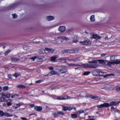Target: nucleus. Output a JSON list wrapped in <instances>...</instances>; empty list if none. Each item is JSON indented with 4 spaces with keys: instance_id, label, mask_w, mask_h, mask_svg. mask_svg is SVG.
<instances>
[{
    "instance_id": "nucleus-1",
    "label": "nucleus",
    "mask_w": 120,
    "mask_h": 120,
    "mask_svg": "<svg viewBox=\"0 0 120 120\" xmlns=\"http://www.w3.org/2000/svg\"><path fill=\"white\" fill-rule=\"evenodd\" d=\"M89 68H96L98 67L99 65L98 64H95L98 63V61L96 60H94L91 61H89Z\"/></svg>"
},
{
    "instance_id": "nucleus-2",
    "label": "nucleus",
    "mask_w": 120,
    "mask_h": 120,
    "mask_svg": "<svg viewBox=\"0 0 120 120\" xmlns=\"http://www.w3.org/2000/svg\"><path fill=\"white\" fill-rule=\"evenodd\" d=\"M79 43L81 45H90L91 44V42L89 39L83 41H80Z\"/></svg>"
},
{
    "instance_id": "nucleus-3",
    "label": "nucleus",
    "mask_w": 120,
    "mask_h": 120,
    "mask_svg": "<svg viewBox=\"0 0 120 120\" xmlns=\"http://www.w3.org/2000/svg\"><path fill=\"white\" fill-rule=\"evenodd\" d=\"M105 73L99 71L98 76H103L105 78L107 76L109 75H112L113 76H115L113 74L105 75Z\"/></svg>"
},
{
    "instance_id": "nucleus-4",
    "label": "nucleus",
    "mask_w": 120,
    "mask_h": 120,
    "mask_svg": "<svg viewBox=\"0 0 120 120\" xmlns=\"http://www.w3.org/2000/svg\"><path fill=\"white\" fill-rule=\"evenodd\" d=\"M120 103V101H112L110 103H107V104L108 105H108L107 107H109L110 106L112 105H118Z\"/></svg>"
},
{
    "instance_id": "nucleus-5",
    "label": "nucleus",
    "mask_w": 120,
    "mask_h": 120,
    "mask_svg": "<svg viewBox=\"0 0 120 120\" xmlns=\"http://www.w3.org/2000/svg\"><path fill=\"white\" fill-rule=\"evenodd\" d=\"M79 49H68L67 50H65L64 51V52L66 53L70 52H77L78 51Z\"/></svg>"
},
{
    "instance_id": "nucleus-6",
    "label": "nucleus",
    "mask_w": 120,
    "mask_h": 120,
    "mask_svg": "<svg viewBox=\"0 0 120 120\" xmlns=\"http://www.w3.org/2000/svg\"><path fill=\"white\" fill-rule=\"evenodd\" d=\"M101 88L108 91L110 90L109 86L105 84H103L101 85Z\"/></svg>"
},
{
    "instance_id": "nucleus-7",
    "label": "nucleus",
    "mask_w": 120,
    "mask_h": 120,
    "mask_svg": "<svg viewBox=\"0 0 120 120\" xmlns=\"http://www.w3.org/2000/svg\"><path fill=\"white\" fill-rule=\"evenodd\" d=\"M101 37L98 34H93L92 35V37H91V39L94 38L96 40H98L100 39Z\"/></svg>"
},
{
    "instance_id": "nucleus-8",
    "label": "nucleus",
    "mask_w": 120,
    "mask_h": 120,
    "mask_svg": "<svg viewBox=\"0 0 120 120\" xmlns=\"http://www.w3.org/2000/svg\"><path fill=\"white\" fill-rule=\"evenodd\" d=\"M108 104L106 103H105L103 104L97 105V107L99 108H102L103 107H107Z\"/></svg>"
},
{
    "instance_id": "nucleus-9",
    "label": "nucleus",
    "mask_w": 120,
    "mask_h": 120,
    "mask_svg": "<svg viewBox=\"0 0 120 120\" xmlns=\"http://www.w3.org/2000/svg\"><path fill=\"white\" fill-rule=\"evenodd\" d=\"M59 39H63L67 41L68 39V38H67L65 37L64 36H60L57 37L56 38V40L57 41H59Z\"/></svg>"
},
{
    "instance_id": "nucleus-10",
    "label": "nucleus",
    "mask_w": 120,
    "mask_h": 120,
    "mask_svg": "<svg viewBox=\"0 0 120 120\" xmlns=\"http://www.w3.org/2000/svg\"><path fill=\"white\" fill-rule=\"evenodd\" d=\"M62 110L65 111H67V110L71 111L72 109L71 107H65L64 106H62Z\"/></svg>"
},
{
    "instance_id": "nucleus-11",
    "label": "nucleus",
    "mask_w": 120,
    "mask_h": 120,
    "mask_svg": "<svg viewBox=\"0 0 120 120\" xmlns=\"http://www.w3.org/2000/svg\"><path fill=\"white\" fill-rule=\"evenodd\" d=\"M67 70L65 68H63L59 71V74L64 73L67 72Z\"/></svg>"
},
{
    "instance_id": "nucleus-12",
    "label": "nucleus",
    "mask_w": 120,
    "mask_h": 120,
    "mask_svg": "<svg viewBox=\"0 0 120 120\" xmlns=\"http://www.w3.org/2000/svg\"><path fill=\"white\" fill-rule=\"evenodd\" d=\"M65 98H64V97H59L57 98V99L59 100H66V99H68L72 98L70 97V96H65Z\"/></svg>"
},
{
    "instance_id": "nucleus-13",
    "label": "nucleus",
    "mask_w": 120,
    "mask_h": 120,
    "mask_svg": "<svg viewBox=\"0 0 120 120\" xmlns=\"http://www.w3.org/2000/svg\"><path fill=\"white\" fill-rule=\"evenodd\" d=\"M65 27L64 26H61L59 27L58 28L59 30L61 32H64L65 30Z\"/></svg>"
},
{
    "instance_id": "nucleus-14",
    "label": "nucleus",
    "mask_w": 120,
    "mask_h": 120,
    "mask_svg": "<svg viewBox=\"0 0 120 120\" xmlns=\"http://www.w3.org/2000/svg\"><path fill=\"white\" fill-rule=\"evenodd\" d=\"M44 58V56H39L37 58H36L37 60L39 62L42 61L43 60V59Z\"/></svg>"
},
{
    "instance_id": "nucleus-15",
    "label": "nucleus",
    "mask_w": 120,
    "mask_h": 120,
    "mask_svg": "<svg viewBox=\"0 0 120 120\" xmlns=\"http://www.w3.org/2000/svg\"><path fill=\"white\" fill-rule=\"evenodd\" d=\"M99 71L98 70H94L92 72L93 75L95 76H98Z\"/></svg>"
},
{
    "instance_id": "nucleus-16",
    "label": "nucleus",
    "mask_w": 120,
    "mask_h": 120,
    "mask_svg": "<svg viewBox=\"0 0 120 120\" xmlns=\"http://www.w3.org/2000/svg\"><path fill=\"white\" fill-rule=\"evenodd\" d=\"M66 59L64 58H61L58 59L59 61L61 63H65L66 62Z\"/></svg>"
},
{
    "instance_id": "nucleus-17",
    "label": "nucleus",
    "mask_w": 120,
    "mask_h": 120,
    "mask_svg": "<svg viewBox=\"0 0 120 120\" xmlns=\"http://www.w3.org/2000/svg\"><path fill=\"white\" fill-rule=\"evenodd\" d=\"M46 18V20L48 21H50L54 19L53 17L52 16H47Z\"/></svg>"
},
{
    "instance_id": "nucleus-18",
    "label": "nucleus",
    "mask_w": 120,
    "mask_h": 120,
    "mask_svg": "<svg viewBox=\"0 0 120 120\" xmlns=\"http://www.w3.org/2000/svg\"><path fill=\"white\" fill-rule=\"evenodd\" d=\"M45 50L48 51V52H54L55 51L54 49L48 48H45Z\"/></svg>"
},
{
    "instance_id": "nucleus-19",
    "label": "nucleus",
    "mask_w": 120,
    "mask_h": 120,
    "mask_svg": "<svg viewBox=\"0 0 120 120\" xmlns=\"http://www.w3.org/2000/svg\"><path fill=\"white\" fill-rule=\"evenodd\" d=\"M98 61L100 64H105L106 63L107 61V60H98Z\"/></svg>"
},
{
    "instance_id": "nucleus-20",
    "label": "nucleus",
    "mask_w": 120,
    "mask_h": 120,
    "mask_svg": "<svg viewBox=\"0 0 120 120\" xmlns=\"http://www.w3.org/2000/svg\"><path fill=\"white\" fill-rule=\"evenodd\" d=\"M45 49H41L39 50L38 52L40 54H44L45 53Z\"/></svg>"
},
{
    "instance_id": "nucleus-21",
    "label": "nucleus",
    "mask_w": 120,
    "mask_h": 120,
    "mask_svg": "<svg viewBox=\"0 0 120 120\" xmlns=\"http://www.w3.org/2000/svg\"><path fill=\"white\" fill-rule=\"evenodd\" d=\"M79 66L83 67L85 68H89V63L83 64L82 65H80Z\"/></svg>"
},
{
    "instance_id": "nucleus-22",
    "label": "nucleus",
    "mask_w": 120,
    "mask_h": 120,
    "mask_svg": "<svg viewBox=\"0 0 120 120\" xmlns=\"http://www.w3.org/2000/svg\"><path fill=\"white\" fill-rule=\"evenodd\" d=\"M34 109L37 111H41L42 110V107L40 106L35 107Z\"/></svg>"
},
{
    "instance_id": "nucleus-23",
    "label": "nucleus",
    "mask_w": 120,
    "mask_h": 120,
    "mask_svg": "<svg viewBox=\"0 0 120 120\" xmlns=\"http://www.w3.org/2000/svg\"><path fill=\"white\" fill-rule=\"evenodd\" d=\"M4 115L7 117H11L12 116H13L11 114L6 112H4Z\"/></svg>"
},
{
    "instance_id": "nucleus-24",
    "label": "nucleus",
    "mask_w": 120,
    "mask_h": 120,
    "mask_svg": "<svg viewBox=\"0 0 120 120\" xmlns=\"http://www.w3.org/2000/svg\"><path fill=\"white\" fill-rule=\"evenodd\" d=\"M50 74H51V75H57L58 73L56 71L54 70H53L50 73H49V75Z\"/></svg>"
},
{
    "instance_id": "nucleus-25",
    "label": "nucleus",
    "mask_w": 120,
    "mask_h": 120,
    "mask_svg": "<svg viewBox=\"0 0 120 120\" xmlns=\"http://www.w3.org/2000/svg\"><path fill=\"white\" fill-rule=\"evenodd\" d=\"M90 20L91 22H94L95 21V18L94 15H92L90 16Z\"/></svg>"
},
{
    "instance_id": "nucleus-26",
    "label": "nucleus",
    "mask_w": 120,
    "mask_h": 120,
    "mask_svg": "<svg viewBox=\"0 0 120 120\" xmlns=\"http://www.w3.org/2000/svg\"><path fill=\"white\" fill-rule=\"evenodd\" d=\"M114 64H120V60L119 59H116L113 62Z\"/></svg>"
},
{
    "instance_id": "nucleus-27",
    "label": "nucleus",
    "mask_w": 120,
    "mask_h": 120,
    "mask_svg": "<svg viewBox=\"0 0 120 120\" xmlns=\"http://www.w3.org/2000/svg\"><path fill=\"white\" fill-rule=\"evenodd\" d=\"M16 87L17 88H24L26 87L24 85L21 84L18 85Z\"/></svg>"
},
{
    "instance_id": "nucleus-28",
    "label": "nucleus",
    "mask_w": 120,
    "mask_h": 120,
    "mask_svg": "<svg viewBox=\"0 0 120 120\" xmlns=\"http://www.w3.org/2000/svg\"><path fill=\"white\" fill-rule=\"evenodd\" d=\"M115 56H112L110 57V60L112 62H114L115 61Z\"/></svg>"
},
{
    "instance_id": "nucleus-29",
    "label": "nucleus",
    "mask_w": 120,
    "mask_h": 120,
    "mask_svg": "<svg viewBox=\"0 0 120 120\" xmlns=\"http://www.w3.org/2000/svg\"><path fill=\"white\" fill-rule=\"evenodd\" d=\"M11 60L12 61L16 62L19 59L13 57L11 58Z\"/></svg>"
},
{
    "instance_id": "nucleus-30",
    "label": "nucleus",
    "mask_w": 120,
    "mask_h": 120,
    "mask_svg": "<svg viewBox=\"0 0 120 120\" xmlns=\"http://www.w3.org/2000/svg\"><path fill=\"white\" fill-rule=\"evenodd\" d=\"M12 101V100H10V99H8L7 100V105L8 106H9L11 105V102Z\"/></svg>"
},
{
    "instance_id": "nucleus-31",
    "label": "nucleus",
    "mask_w": 120,
    "mask_h": 120,
    "mask_svg": "<svg viewBox=\"0 0 120 120\" xmlns=\"http://www.w3.org/2000/svg\"><path fill=\"white\" fill-rule=\"evenodd\" d=\"M84 111L82 110H80L77 112V113L78 115H79L83 113Z\"/></svg>"
},
{
    "instance_id": "nucleus-32",
    "label": "nucleus",
    "mask_w": 120,
    "mask_h": 120,
    "mask_svg": "<svg viewBox=\"0 0 120 120\" xmlns=\"http://www.w3.org/2000/svg\"><path fill=\"white\" fill-rule=\"evenodd\" d=\"M108 62L107 63V64L109 66H111V64H114L113 62L110 61H107Z\"/></svg>"
},
{
    "instance_id": "nucleus-33",
    "label": "nucleus",
    "mask_w": 120,
    "mask_h": 120,
    "mask_svg": "<svg viewBox=\"0 0 120 120\" xmlns=\"http://www.w3.org/2000/svg\"><path fill=\"white\" fill-rule=\"evenodd\" d=\"M13 16V18L14 19H16L18 17V15L15 13L12 15Z\"/></svg>"
},
{
    "instance_id": "nucleus-34",
    "label": "nucleus",
    "mask_w": 120,
    "mask_h": 120,
    "mask_svg": "<svg viewBox=\"0 0 120 120\" xmlns=\"http://www.w3.org/2000/svg\"><path fill=\"white\" fill-rule=\"evenodd\" d=\"M57 114H58V115H64V113L62 111H58L57 112Z\"/></svg>"
},
{
    "instance_id": "nucleus-35",
    "label": "nucleus",
    "mask_w": 120,
    "mask_h": 120,
    "mask_svg": "<svg viewBox=\"0 0 120 120\" xmlns=\"http://www.w3.org/2000/svg\"><path fill=\"white\" fill-rule=\"evenodd\" d=\"M91 73V72L90 71H86L84 72L83 73V75H87L90 74Z\"/></svg>"
},
{
    "instance_id": "nucleus-36",
    "label": "nucleus",
    "mask_w": 120,
    "mask_h": 120,
    "mask_svg": "<svg viewBox=\"0 0 120 120\" xmlns=\"http://www.w3.org/2000/svg\"><path fill=\"white\" fill-rule=\"evenodd\" d=\"M13 76H15L16 78H17V77H18L20 75L18 73H15L13 75Z\"/></svg>"
},
{
    "instance_id": "nucleus-37",
    "label": "nucleus",
    "mask_w": 120,
    "mask_h": 120,
    "mask_svg": "<svg viewBox=\"0 0 120 120\" xmlns=\"http://www.w3.org/2000/svg\"><path fill=\"white\" fill-rule=\"evenodd\" d=\"M30 47L27 45H25L24 46L23 48V49L25 50H26L29 49Z\"/></svg>"
},
{
    "instance_id": "nucleus-38",
    "label": "nucleus",
    "mask_w": 120,
    "mask_h": 120,
    "mask_svg": "<svg viewBox=\"0 0 120 120\" xmlns=\"http://www.w3.org/2000/svg\"><path fill=\"white\" fill-rule=\"evenodd\" d=\"M90 97L92 98L93 99H94L97 98L98 97V96H93L92 95H90Z\"/></svg>"
},
{
    "instance_id": "nucleus-39",
    "label": "nucleus",
    "mask_w": 120,
    "mask_h": 120,
    "mask_svg": "<svg viewBox=\"0 0 120 120\" xmlns=\"http://www.w3.org/2000/svg\"><path fill=\"white\" fill-rule=\"evenodd\" d=\"M71 116L73 118L77 117V115L76 114H71Z\"/></svg>"
},
{
    "instance_id": "nucleus-40",
    "label": "nucleus",
    "mask_w": 120,
    "mask_h": 120,
    "mask_svg": "<svg viewBox=\"0 0 120 120\" xmlns=\"http://www.w3.org/2000/svg\"><path fill=\"white\" fill-rule=\"evenodd\" d=\"M56 59V56H53L52 57L51 59V61L54 62L56 61L55 60Z\"/></svg>"
},
{
    "instance_id": "nucleus-41",
    "label": "nucleus",
    "mask_w": 120,
    "mask_h": 120,
    "mask_svg": "<svg viewBox=\"0 0 120 120\" xmlns=\"http://www.w3.org/2000/svg\"><path fill=\"white\" fill-rule=\"evenodd\" d=\"M68 65L69 66H79L80 64H69Z\"/></svg>"
},
{
    "instance_id": "nucleus-42",
    "label": "nucleus",
    "mask_w": 120,
    "mask_h": 120,
    "mask_svg": "<svg viewBox=\"0 0 120 120\" xmlns=\"http://www.w3.org/2000/svg\"><path fill=\"white\" fill-rule=\"evenodd\" d=\"M52 114L55 117H56L58 116L57 112V113H55L54 112L52 113Z\"/></svg>"
},
{
    "instance_id": "nucleus-43",
    "label": "nucleus",
    "mask_w": 120,
    "mask_h": 120,
    "mask_svg": "<svg viewBox=\"0 0 120 120\" xmlns=\"http://www.w3.org/2000/svg\"><path fill=\"white\" fill-rule=\"evenodd\" d=\"M4 113L2 111L0 110V116H3L4 115Z\"/></svg>"
},
{
    "instance_id": "nucleus-44",
    "label": "nucleus",
    "mask_w": 120,
    "mask_h": 120,
    "mask_svg": "<svg viewBox=\"0 0 120 120\" xmlns=\"http://www.w3.org/2000/svg\"><path fill=\"white\" fill-rule=\"evenodd\" d=\"M11 51V50H8L5 52L4 53L5 55L7 56Z\"/></svg>"
},
{
    "instance_id": "nucleus-45",
    "label": "nucleus",
    "mask_w": 120,
    "mask_h": 120,
    "mask_svg": "<svg viewBox=\"0 0 120 120\" xmlns=\"http://www.w3.org/2000/svg\"><path fill=\"white\" fill-rule=\"evenodd\" d=\"M116 90L117 91H119L120 90V86H116Z\"/></svg>"
},
{
    "instance_id": "nucleus-46",
    "label": "nucleus",
    "mask_w": 120,
    "mask_h": 120,
    "mask_svg": "<svg viewBox=\"0 0 120 120\" xmlns=\"http://www.w3.org/2000/svg\"><path fill=\"white\" fill-rule=\"evenodd\" d=\"M8 89V87L7 86H6L4 87L3 88V90L5 91L7 90Z\"/></svg>"
},
{
    "instance_id": "nucleus-47",
    "label": "nucleus",
    "mask_w": 120,
    "mask_h": 120,
    "mask_svg": "<svg viewBox=\"0 0 120 120\" xmlns=\"http://www.w3.org/2000/svg\"><path fill=\"white\" fill-rule=\"evenodd\" d=\"M7 112H13V110L11 109H8L7 110Z\"/></svg>"
},
{
    "instance_id": "nucleus-48",
    "label": "nucleus",
    "mask_w": 120,
    "mask_h": 120,
    "mask_svg": "<svg viewBox=\"0 0 120 120\" xmlns=\"http://www.w3.org/2000/svg\"><path fill=\"white\" fill-rule=\"evenodd\" d=\"M78 58V57L73 58V61L75 62L77 61Z\"/></svg>"
},
{
    "instance_id": "nucleus-49",
    "label": "nucleus",
    "mask_w": 120,
    "mask_h": 120,
    "mask_svg": "<svg viewBox=\"0 0 120 120\" xmlns=\"http://www.w3.org/2000/svg\"><path fill=\"white\" fill-rule=\"evenodd\" d=\"M29 58L30 59L32 60L33 61H34V60L36 58V57L34 56L33 57Z\"/></svg>"
},
{
    "instance_id": "nucleus-50",
    "label": "nucleus",
    "mask_w": 120,
    "mask_h": 120,
    "mask_svg": "<svg viewBox=\"0 0 120 120\" xmlns=\"http://www.w3.org/2000/svg\"><path fill=\"white\" fill-rule=\"evenodd\" d=\"M60 40H61L60 39H59V41H57L56 40V39H55V40L56 42V43L58 44H61L62 43H61V42H60Z\"/></svg>"
},
{
    "instance_id": "nucleus-51",
    "label": "nucleus",
    "mask_w": 120,
    "mask_h": 120,
    "mask_svg": "<svg viewBox=\"0 0 120 120\" xmlns=\"http://www.w3.org/2000/svg\"><path fill=\"white\" fill-rule=\"evenodd\" d=\"M107 54L105 53H103L101 54V56L102 57H104L107 55Z\"/></svg>"
},
{
    "instance_id": "nucleus-52",
    "label": "nucleus",
    "mask_w": 120,
    "mask_h": 120,
    "mask_svg": "<svg viewBox=\"0 0 120 120\" xmlns=\"http://www.w3.org/2000/svg\"><path fill=\"white\" fill-rule=\"evenodd\" d=\"M6 96V97H7V98H9L10 97V94H7Z\"/></svg>"
},
{
    "instance_id": "nucleus-53",
    "label": "nucleus",
    "mask_w": 120,
    "mask_h": 120,
    "mask_svg": "<svg viewBox=\"0 0 120 120\" xmlns=\"http://www.w3.org/2000/svg\"><path fill=\"white\" fill-rule=\"evenodd\" d=\"M2 97L3 98H5L6 97V95L4 94H3L2 95Z\"/></svg>"
},
{
    "instance_id": "nucleus-54",
    "label": "nucleus",
    "mask_w": 120,
    "mask_h": 120,
    "mask_svg": "<svg viewBox=\"0 0 120 120\" xmlns=\"http://www.w3.org/2000/svg\"><path fill=\"white\" fill-rule=\"evenodd\" d=\"M30 108H32L34 107V105L33 104H30Z\"/></svg>"
},
{
    "instance_id": "nucleus-55",
    "label": "nucleus",
    "mask_w": 120,
    "mask_h": 120,
    "mask_svg": "<svg viewBox=\"0 0 120 120\" xmlns=\"http://www.w3.org/2000/svg\"><path fill=\"white\" fill-rule=\"evenodd\" d=\"M21 119H22V120H27V119L25 117H21Z\"/></svg>"
},
{
    "instance_id": "nucleus-56",
    "label": "nucleus",
    "mask_w": 120,
    "mask_h": 120,
    "mask_svg": "<svg viewBox=\"0 0 120 120\" xmlns=\"http://www.w3.org/2000/svg\"><path fill=\"white\" fill-rule=\"evenodd\" d=\"M78 41L76 40H74L72 42L74 43H76Z\"/></svg>"
},
{
    "instance_id": "nucleus-57",
    "label": "nucleus",
    "mask_w": 120,
    "mask_h": 120,
    "mask_svg": "<svg viewBox=\"0 0 120 120\" xmlns=\"http://www.w3.org/2000/svg\"><path fill=\"white\" fill-rule=\"evenodd\" d=\"M104 39L105 40H108L109 38H108L107 36L106 35V36L105 37Z\"/></svg>"
},
{
    "instance_id": "nucleus-58",
    "label": "nucleus",
    "mask_w": 120,
    "mask_h": 120,
    "mask_svg": "<svg viewBox=\"0 0 120 120\" xmlns=\"http://www.w3.org/2000/svg\"><path fill=\"white\" fill-rule=\"evenodd\" d=\"M41 81V80H39L36 81V82L37 83H39Z\"/></svg>"
},
{
    "instance_id": "nucleus-59",
    "label": "nucleus",
    "mask_w": 120,
    "mask_h": 120,
    "mask_svg": "<svg viewBox=\"0 0 120 120\" xmlns=\"http://www.w3.org/2000/svg\"><path fill=\"white\" fill-rule=\"evenodd\" d=\"M81 68L79 67H78L77 68H75V70L79 69L80 70Z\"/></svg>"
},
{
    "instance_id": "nucleus-60",
    "label": "nucleus",
    "mask_w": 120,
    "mask_h": 120,
    "mask_svg": "<svg viewBox=\"0 0 120 120\" xmlns=\"http://www.w3.org/2000/svg\"><path fill=\"white\" fill-rule=\"evenodd\" d=\"M117 112L119 114H120V110L119 109H117Z\"/></svg>"
},
{
    "instance_id": "nucleus-61",
    "label": "nucleus",
    "mask_w": 120,
    "mask_h": 120,
    "mask_svg": "<svg viewBox=\"0 0 120 120\" xmlns=\"http://www.w3.org/2000/svg\"><path fill=\"white\" fill-rule=\"evenodd\" d=\"M8 77L9 78H11V75L10 74H9L8 75Z\"/></svg>"
},
{
    "instance_id": "nucleus-62",
    "label": "nucleus",
    "mask_w": 120,
    "mask_h": 120,
    "mask_svg": "<svg viewBox=\"0 0 120 120\" xmlns=\"http://www.w3.org/2000/svg\"><path fill=\"white\" fill-rule=\"evenodd\" d=\"M28 59V58H24V60H22V61H26L27 60V59Z\"/></svg>"
},
{
    "instance_id": "nucleus-63",
    "label": "nucleus",
    "mask_w": 120,
    "mask_h": 120,
    "mask_svg": "<svg viewBox=\"0 0 120 120\" xmlns=\"http://www.w3.org/2000/svg\"><path fill=\"white\" fill-rule=\"evenodd\" d=\"M16 105L18 106L19 107L21 105L20 104H16Z\"/></svg>"
},
{
    "instance_id": "nucleus-64",
    "label": "nucleus",
    "mask_w": 120,
    "mask_h": 120,
    "mask_svg": "<svg viewBox=\"0 0 120 120\" xmlns=\"http://www.w3.org/2000/svg\"><path fill=\"white\" fill-rule=\"evenodd\" d=\"M49 68L50 70H52L53 69V68L52 67H49Z\"/></svg>"
}]
</instances>
